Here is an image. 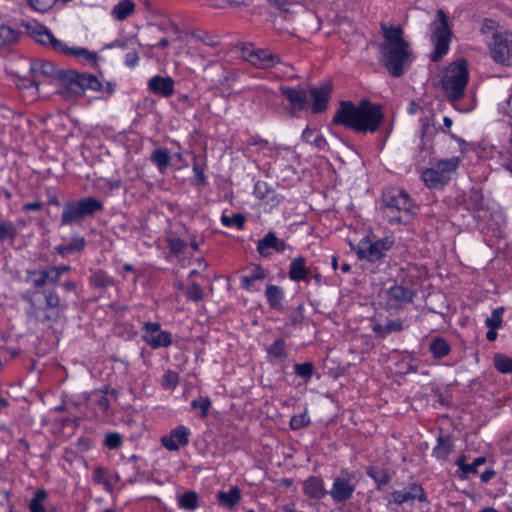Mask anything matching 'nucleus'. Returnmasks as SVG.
Wrapping results in <instances>:
<instances>
[{
	"mask_svg": "<svg viewBox=\"0 0 512 512\" xmlns=\"http://www.w3.org/2000/svg\"><path fill=\"white\" fill-rule=\"evenodd\" d=\"M29 73L32 78L47 76L62 81L64 86L58 90V94L66 99L71 96L83 95L88 89L97 92L104 89L102 83L96 76L78 73L74 70L57 69L55 64L51 61H32L30 63Z\"/></svg>",
	"mask_w": 512,
	"mask_h": 512,
	"instance_id": "1",
	"label": "nucleus"
},
{
	"mask_svg": "<svg viewBox=\"0 0 512 512\" xmlns=\"http://www.w3.org/2000/svg\"><path fill=\"white\" fill-rule=\"evenodd\" d=\"M383 119L381 107L367 100H362L358 105L350 101H341L333 117V123L359 133H374Z\"/></svg>",
	"mask_w": 512,
	"mask_h": 512,
	"instance_id": "2",
	"label": "nucleus"
},
{
	"mask_svg": "<svg viewBox=\"0 0 512 512\" xmlns=\"http://www.w3.org/2000/svg\"><path fill=\"white\" fill-rule=\"evenodd\" d=\"M384 41L380 44L381 62L393 77L402 76L412 63L409 43L403 38L399 26L381 24Z\"/></svg>",
	"mask_w": 512,
	"mask_h": 512,
	"instance_id": "3",
	"label": "nucleus"
},
{
	"mask_svg": "<svg viewBox=\"0 0 512 512\" xmlns=\"http://www.w3.org/2000/svg\"><path fill=\"white\" fill-rule=\"evenodd\" d=\"M381 203L383 214L391 224H407L416 210L408 192L400 187L384 189Z\"/></svg>",
	"mask_w": 512,
	"mask_h": 512,
	"instance_id": "4",
	"label": "nucleus"
},
{
	"mask_svg": "<svg viewBox=\"0 0 512 512\" xmlns=\"http://www.w3.org/2000/svg\"><path fill=\"white\" fill-rule=\"evenodd\" d=\"M28 29L32 38L42 45L49 46L56 52L76 58H83L91 64H95L98 60L97 53L83 47H69L66 43L57 39L46 26L40 23H35L29 26Z\"/></svg>",
	"mask_w": 512,
	"mask_h": 512,
	"instance_id": "5",
	"label": "nucleus"
},
{
	"mask_svg": "<svg viewBox=\"0 0 512 512\" xmlns=\"http://www.w3.org/2000/svg\"><path fill=\"white\" fill-rule=\"evenodd\" d=\"M469 79L467 62L460 59L448 65L441 79L442 88L450 102H457L463 96Z\"/></svg>",
	"mask_w": 512,
	"mask_h": 512,
	"instance_id": "6",
	"label": "nucleus"
},
{
	"mask_svg": "<svg viewBox=\"0 0 512 512\" xmlns=\"http://www.w3.org/2000/svg\"><path fill=\"white\" fill-rule=\"evenodd\" d=\"M436 16L437 19L430 24V41L433 45L430 58L433 62H438L448 53L452 38L446 13L442 9H438Z\"/></svg>",
	"mask_w": 512,
	"mask_h": 512,
	"instance_id": "7",
	"label": "nucleus"
},
{
	"mask_svg": "<svg viewBox=\"0 0 512 512\" xmlns=\"http://www.w3.org/2000/svg\"><path fill=\"white\" fill-rule=\"evenodd\" d=\"M459 163V157L439 160L422 172L421 179L428 188L441 189L451 180Z\"/></svg>",
	"mask_w": 512,
	"mask_h": 512,
	"instance_id": "8",
	"label": "nucleus"
},
{
	"mask_svg": "<svg viewBox=\"0 0 512 512\" xmlns=\"http://www.w3.org/2000/svg\"><path fill=\"white\" fill-rule=\"evenodd\" d=\"M393 245L392 237H384L375 241L364 238L358 243L356 254L360 260L373 263L382 259Z\"/></svg>",
	"mask_w": 512,
	"mask_h": 512,
	"instance_id": "9",
	"label": "nucleus"
},
{
	"mask_svg": "<svg viewBox=\"0 0 512 512\" xmlns=\"http://www.w3.org/2000/svg\"><path fill=\"white\" fill-rule=\"evenodd\" d=\"M492 59L499 64L508 65L512 60V33L506 30L494 32L488 42Z\"/></svg>",
	"mask_w": 512,
	"mask_h": 512,
	"instance_id": "10",
	"label": "nucleus"
},
{
	"mask_svg": "<svg viewBox=\"0 0 512 512\" xmlns=\"http://www.w3.org/2000/svg\"><path fill=\"white\" fill-rule=\"evenodd\" d=\"M352 474L346 469L341 470V475L333 479L332 487L328 490V495L335 503L348 501L355 491V484L351 482Z\"/></svg>",
	"mask_w": 512,
	"mask_h": 512,
	"instance_id": "11",
	"label": "nucleus"
},
{
	"mask_svg": "<svg viewBox=\"0 0 512 512\" xmlns=\"http://www.w3.org/2000/svg\"><path fill=\"white\" fill-rule=\"evenodd\" d=\"M416 292L402 285H393L385 290L384 298L387 310H399L404 305L412 303Z\"/></svg>",
	"mask_w": 512,
	"mask_h": 512,
	"instance_id": "12",
	"label": "nucleus"
},
{
	"mask_svg": "<svg viewBox=\"0 0 512 512\" xmlns=\"http://www.w3.org/2000/svg\"><path fill=\"white\" fill-rule=\"evenodd\" d=\"M385 499L387 500V508H390L392 504L402 505L409 501L425 502L427 500L423 488L416 483L410 484L404 490L392 491Z\"/></svg>",
	"mask_w": 512,
	"mask_h": 512,
	"instance_id": "13",
	"label": "nucleus"
},
{
	"mask_svg": "<svg viewBox=\"0 0 512 512\" xmlns=\"http://www.w3.org/2000/svg\"><path fill=\"white\" fill-rule=\"evenodd\" d=\"M191 431L188 427L180 425L161 438V444L169 451H177L189 443Z\"/></svg>",
	"mask_w": 512,
	"mask_h": 512,
	"instance_id": "14",
	"label": "nucleus"
},
{
	"mask_svg": "<svg viewBox=\"0 0 512 512\" xmlns=\"http://www.w3.org/2000/svg\"><path fill=\"white\" fill-rule=\"evenodd\" d=\"M44 298L46 313L42 319V322H56L59 319L61 312L66 310L67 305L61 302L60 296L55 290L45 291Z\"/></svg>",
	"mask_w": 512,
	"mask_h": 512,
	"instance_id": "15",
	"label": "nucleus"
},
{
	"mask_svg": "<svg viewBox=\"0 0 512 512\" xmlns=\"http://www.w3.org/2000/svg\"><path fill=\"white\" fill-rule=\"evenodd\" d=\"M282 94L288 99L291 105L290 114L297 116V112L308 106V94L302 88H293L289 86H281Z\"/></svg>",
	"mask_w": 512,
	"mask_h": 512,
	"instance_id": "16",
	"label": "nucleus"
},
{
	"mask_svg": "<svg viewBox=\"0 0 512 512\" xmlns=\"http://www.w3.org/2000/svg\"><path fill=\"white\" fill-rule=\"evenodd\" d=\"M286 248L287 245L285 241L278 238L273 231H269L263 238L258 240L257 243V252L263 257H268L271 249L276 252H284Z\"/></svg>",
	"mask_w": 512,
	"mask_h": 512,
	"instance_id": "17",
	"label": "nucleus"
},
{
	"mask_svg": "<svg viewBox=\"0 0 512 512\" xmlns=\"http://www.w3.org/2000/svg\"><path fill=\"white\" fill-rule=\"evenodd\" d=\"M148 89L151 93L162 97H170L174 94V80L169 77L155 75L148 80Z\"/></svg>",
	"mask_w": 512,
	"mask_h": 512,
	"instance_id": "18",
	"label": "nucleus"
},
{
	"mask_svg": "<svg viewBox=\"0 0 512 512\" xmlns=\"http://www.w3.org/2000/svg\"><path fill=\"white\" fill-rule=\"evenodd\" d=\"M72 202L84 220L88 217H93L96 213L104 211L102 201L92 196L72 200Z\"/></svg>",
	"mask_w": 512,
	"mask_h": 512,
	"instance_id": "19",
	"label": "nucleus"
},
{
	"mask_svg": "<svg viewBox=\"0 0 512 512\" xmlns=\"http://www.w3.org/2000/svg\"><path fill=\"white\" fill-rule=\"evenodd\" d=\"M303 493L310 499L320 500L328 495V490L320 477L310 476L303 482Z\"/></svg>",
	"mask_w": 512,
	"mask_h": 512,
	"instance_id": "20",
	"label": "nucleus"
},
{
	"mask_svg": "<svg viewBox=\"0 0 512 512\" xmlns=\"http://www.w3.org/2000/svg\"><path fill=\"white\" fill-rule=\"evenodd\" d=\"M330 93L331 88L328 85H323L321 87H313L310 89L313 113H321L324 110H326Z\"/></svg>",
	"mask_w": 512,
	"mask_h": 512,
	"instance_id": "21",
	"label": "nucleus"
},
{
	"mask_svg": "<svg viewBox=\"0 0 512 512\" xmlns=\"http://www.w3.org/2000/svg\"><path fill=\"white\" fill-rule=\"evenodd\" d=\"M279 62L280 58L278 55L264 49H256L252 59H250V63L260 69L272 68Z\"/></svg>",
	"mask_w": 512,
	"mask_h": 512,
	"instance_id": "22",
	"label": "nucleus"
},
{
	"mask_svg": "<svg viewBox=\"0 0 512 512\" xmlns=\"http://www.w3.org/2000/svg\"><path fill=\"white\" fill-rule=\"evenodd\" d=\"M86 246V240L83 236L74 235L67 244H59L54 247V251L61 257H67L72 254L80 253Z\"/></svg>",
	"mask_w": 512,
	"mask_h": 512,
	"instance_id": "23",
	"label": "nucleus"
},
{
	"mask_svg": "<svg viewBox=\"0 0 512 512\" xmlns=\"http://www.w3.org/2000/svg\"><path fill=\"white\" fill-rule=\"evenodd\" d=\"M371 328L378 337L384 339L391 333L402 331L404 329V324L403 321L399 319L389 320L385 324H381L372 319Z\"/></svg>",
	"mask_w": 512,
	"mask_h": 512,
	"instance_id": "24",
	"label": "nucleus"
},
{
	"mask_svg": "<svg viewBox=\"0 0 512 512\" xmlns=\"http://www.w3.org/2000/svg\"><path fill=\"white\" fill-rule=\"evenodd\" d=\"M83 221V217L80 215L72 201H68L63 205L60 227L81 225Z\"/></svg>",
	"mask_w": 512,
	"mask_h": 512,
	"instance_id": "25",
	"label": "nucleus"
},
{
	"mask_svg": "<svg viewBox=\"0 0 512 512\" xmlns=\"http://www.w3.org/2000/svg\"><path fill=\"white\" fill-rule=\"evenodd\" d=\"M216 498L219 505L233 509L241 500V492L237 486H233L228 491H219Z\"/></svg>",
	"mask_w": 512,
	"mask_h": 512,
	"instance_id": "26",
	"label": "nucleus"
},
{
	"mask_svg": "<svg viewBox=\"0 0 512 512\" xmlns=\"http://www.w3.org/2000/svg\"><path fill=\"white\" fill-rule=\"evenodd\" d=\"M265 296L270 308L277 311L283 310L284 290L281 287L273 284L267 285Z\"/></svg>",
	"mask_w": 512,
	"mask_h": 512,
	"instance_id": "27",
	"label": "nucleus"
},
{
	"mask_svg": "<svg viewBox=\"0 0 512 512\" xmlns=\"http://www.w3.org/2000/svg\"><path fill=\"white\" fill-rule=\"evenodd\" d=\"M306 260L303 257H297L292 260L289 268V278L292 281H307L308 269L306 268Z\"/></svg>",
	"mask_w": 512,
	"mask_h": 512,
	"instance_id": "28",
	"label": "nucleus"
},
{
	"mask_svg": "<svg viewBox=\"0 0 512 512\" xmlns=\"http://www.w3.org/2000/svg\"><path fill=\"white\" fill-rule=\"evenodd\" d=\"M453 450V443L449 436H439L437 438V445L432 450V456L438 460L444 461L448 458Z\"/></svg>",
	"mask_w": 512,
	"mask_h": 512,
	"instance_id": "29",
	"label": "nucleus"
},
{
	"mask_svg": "<svg viewBox=\"0 0 512 512\" xmlns=\"http://www.w3.org/2000/svg\"><path fill=\"white\" fill-rule=\"evenodd\" d=\"M150 160L153 164L156 165L160 173H164L171 163V156L167 149L156 148L152 152Z\"/></svg>",
	"mask_w": 512,
	"mask_h": 512,
	"instance_id": "30",
	"label": "nucleus"
},
{
	"mask_svg": "<svg viewBox=\"0 0 512 512\" xmlns=\"http://www.w3.org/2000/svg\"><path fill=\"white\" fill-rule=\"evenodd\" d=\"M286 342L284 338L276 339L267 349V358L269 361H283L287 357Z\"/></svg>",
	"mask_w": 512,
	"mask_h": 512,
	"instance_id": "31",
	"label": "nucleus"
},
{
	"mask_svg": "<svg viewBox=\"0 0 512 512\" xmlns=\"http://www.w3.org/2000/svg\"><path fill=\"white\" fill-rule=\"evenodd\" d=\"M302 141L312 144L314 147L323 150L327 146L324 136L316 130L305 128L301 135Z\"/></svg>",
	"mask_w": 512,
	"mask_h": 512,
	"instance_id": "32",
	"label": "nucleus"
},
{
	"mask_svg": "<svg viewBox=\"0 0 512 512\" xmlns=\"http://www.w3.org/2000/svg\"><path fill=\"white\" fill-rule=\"evenodd\" d=\"M451 347L449 343L442 337H435L429 344V351L433 357L440 359L446 357L450 353Z\"/></svg>",
	"mask_w": 512,
	"mask_h": 512,
	"instance_id": "33",
	"label": "nucleus"
},
{
	"mask_svg": "<svg viewBox=\"0 0 512 512\" xmlns=\"http://www.w3.org/2000/svg\"><path fill=\"white\" fill-rule=\"evenodd\" d=\"M89 283L92 287L97 289H105L114 285V280L103 270L92 272L89 277Z\"/></svg>",
	"mask_w": 512,
	"mask_h": 512,
	"instance_id": "34",
	"label": "nucleus"
},
{
	"mask_svg": "<svg viewBox=\"0 0 512 512\" xmlns=\"http://www.w3.org/2000/svg\"><path fill=\"white\" fill-rule=\"evenodd\" d=\"M135 10V3L132 0L119 1L112 10L115 19L122 21L130 16Z\"/></svg>",
	"mask_w": 512,
	"mask_h": 512,
	"instance_id": "35",
	"label": "nucleus"
},
{
	"mask_svg": "<svg viewBox=\"0 0 512 512\" xmlns=\"http://www.w3.org/2000/svg\"><path fill=\"white\" fill-rule=\"evenodd\" d=\"M178 507L188 511H194L199 507L198 495L194 491H187L178 497Z\"/></svg>",
	"mask_w": 512,
	"mask_h": 512,
	"instance_id": "36",
	"label": "nucleus"
},
{
	"mask_svg": "<svg viewBox=\"0 0 512 512\" xmlns=\"http://www.w3.org/2000/svg\"><path fill=\"white\" fill-rule=\"evenodd\" d=\"M495 369L501 374H512V358L502 353H496L493 357Z\"/></svg>",
	"mask_w": 512,
	"mask_h": 512,
	"instance_id": "37",
	"label": "nucleus"
},
{
	"mask_svg": "<svg viewBox=\"0 0 512 512\" xmlns=\"http://www.w3.org/2000/svg\"><path fill=\"white\" fill-rule=\"evenodd\" d=\"M29 279L31 280L35 288H41L47 283H50V274L48 267L43 270H31L28 271Z\"/></svg>",
	"mask_w": 512,
	"mask_h": 512,
	"instance_id": "38",
	"label": "nucleus"
},
{
	"mask_svg": "<svg viewBox=\"0 0 512 512\" xmlns=\"http://www.w3.org/2000/svg\"><path fill=\"white\" fill-rule=\"evenodd\" d=\"M245 216L241 213H235L231 216L223 213L221 215V224L225 227H236L238 230H242L245 224Z\"/></svg>",
	"mask_w": 512,
	"mask_h": 512,
	"instance_id": "39",
	"label": "nucleus"
},
{
	"mask_svg": "<svg viewBox=\"0 0 512 512\" xmlns=\"http://www.w3.org/2000/svg\"><path fill=\"white\" fill-rule=\"evenodd\" d=\"M172 345V338L171 334L168 331H162L160 330L155 338H151L149 341V346L156 350L161 347H169Z\"/></svg>",
	"mask_w": 512,
	"mask_h": 512,
	"instance_id": "40",
	"label": "nucleus"
},
{
	"mask_svg": "<svg viewBox=\"0 0 512 512\" xmlns=\"http://www.w3.org/2000/svg\"><path fill=\"white\" fill-rule=\"evenodd\" d=\"M47 499V492L44 489H38L34 497L31 499L29 503V511L30 512H44L45 506L44 502Z\"/></svg>",
	"mask_w": 512,
	"mask_h": 512,
	"instance_id": "41",
	"label": "nucleus"
},
{
	"mask_svg": "<svg viewBox=\"0 0 512 512\" xmlns=\"http://www.w3.org/2000/svg\"><path fill=\"white\" fill-rule=\"evenodd\" d=\"M18 31L12 27L1 24L0 25V46H5L14 43L18 38Z\"/></svg>",
	"mask_w": 512,
	"mask_h": 512,
	"instance_id": "42",
	"label": "nucleus"
},
{
	"mask_svg": "<svg viewBox=\"0 0 512 512\" xmlns=\"http://www.w3.org/2000/svg\"><path fill=\"white\" fill-rule=\"evenodd\" d=\"M187 300L193 302H200L204 299V291L197 283L193 282L185 289Z\"/></svg>",
	"mask_w": 512,
	"mask_h": 512,
	"instance_id": "43",
	"label": "nucleus"
},
{
	"mask_svg": "<svg viewBox=\"0 0 512 512\" xmlns=\"http://www.w3.org/2000/svg\"><path fill=\"white\" fill-rule=\"evenodd\" d=\"M17 235L15 225L10 221H3L0 223V242L6 239L14 240Z\"/></svg>",
	"mask_w": 512,
	"mask_h": 512,
	"instance_id": "44",
	"label": "nucleus"
},
{
	"mask_svg": "<svg viewBox=\"0 0 512 512\" xmlns=\"http://www.w3.org/2000/svg\"><path fill=\"white\" fill-rule=\"evenodd\" d=\"M504 308L499 307L493 310L490 317L485 320V325L488 329H498L502 326V315Z\"/></svg>",
	"mask_w": 512,
	"mask_h": 512,
	"instance_id": "45",
	"label": "nucleus"
},
{
	"mask_svg": "<svg viewBox=\"0 0 512 512\" xmlns=\"http://www.w3.org/2000/svg\"><path fill=\"white\" fill-rule=\"evenodd\" d=\"M179 384V375L173 370L165 372L162 378V386L166 390H174Z\"/></svg>",
	"mask_w": 512,
	"mask_h": 512,
	"instance_id": "46",
	"label": "nucleus"
},
{
	"mask_svg": "<svg viewBox=\"0 0 512 512\" xmlns=\"http://www.w3.org/2000/svg\"><path fill=\"white\" fill-rule=\"evenodd\" d=\"M48 270H49V274H50V283L53 284V285H57L59 280H60V277L66 273V272H69L71 270V266L70 265H65V264H62V265H59V266H49L48 267Z\"/></svg>",
	"mask_w": 512,
	"mask_h": 512,
	"instance_id": "47",
	"label": "nucleus"
},
{
	"mask_svg": "<svg viewBox=\"0 0 512 512\" xmlns=\"http://www.w3.org/2000/svg\"><path fill=\"white\" fill-rule=\"evenodd\" d=\"M367 475L375 481L377 490H380L390 481V476L385 471L376 472L372 469H369L367 471Z\"/></svg>",
	"mask_w": 512,
	"mask_h": 512,
	"instance_id": "48",
	"label": "nucleus"
},
{
	"mask_svg": "<svg viewBox=\"0 0 512 512\" xmlns=\"http://www.w3.org/2000/svg\"><path fill=\"white\" fill-rule=\"evenodd\" d=\"M191 407L200 410V416L205 418L211 407V400L208 397H200L192 400Z\"/></svg>",
	"mask_w": 512,
	"mask_h": 512,
	"instance_id": "49",
	"label": "nucleus"
},
{
	"mask_svg": "<svg viewBox=\"0 0 512 512\" xmlns=\"http://www.w3.org/2000/svg\"><path fill=\"white\" fill-rule=\"evenodd\" d=\"M295 374L304 380H309L313 375L314 365L311 362L295 364Z\"/></svg>",
	"mask_w": 512,
	"mask_h": 512,
	"instance_id": "50",
	"label": "nucleus"
},
{
	"mask_svg": "<svg viewBox=\"0 0 512 512\" xmlns=\"http://www.w3.org/2000/svg\"><path fill=\"white\" fill-rule=\"evenodd\" d=\"M310 424V418L305 411L304 413L294 415L290 419V428L292 430H300Z\"/></svg>",
	"mask_w": 512,
	"mask_h": 512,
	"instance_id": "51",
	"label": "nucleus"
},
{
	"mask_svg": "<svg viewBox=\"0 0 512 512\" xmlns=\"http://www.w3.org/2000/svg\"><path fill=\"white\" fill-rule=\"evenodd\" d=\"M108 469L103 466H97L92 471V479L97 484L109 485Z\"/></svg>",
	"mask_w": 512,
	"mask_h": 512,
	"instance_id": "52",
	"label": "nucleus"
},
{
	"mask_svg": "<svg viewBox=\"0 0 512 512\" xmlns=\"http://www.w3.org/2000/svg\"><path fill=\"white\" fill-rule=\"evenodd\" d=\"M122 439L119 433L117 432H110L106 434L104 439V445L108 447L109 449H117L121 446Z\"/></svg>",
	"mask_w": 512,
	"mask_h": 512,
	"instance_id": "53",
	"label": "nucleus"
},
{
	"mask_svg": "<svg viewBox=\"0 0 512 512\" xmlns=\"http://www.w3.org/2000/svg\"><path fill=\"white\" fill-rule=\"evenodd\" d=\"M254 195L259 199H265L268 197L269 193H273L271 189H269L268 185L263 181H257L254 184Z\"/></svg>",
	"mask_w": 512,
	"mask_h": 512,
	"instance_id": "54",
	"label": "nucleus"
},
{
	"mask_svg": "<svg viewBox=\"0 0 512 512\" xmlns=\"http://www.w3.org/2000/svg\"><path fill=\"white\" fill-rule=\"evenodd\" d=\"M192 38L210 47H214L218 44L217 37L207 33H193Z\"/></svg>",
	"mask_w": 512,
	"mask_h": 512,
	"instance_id": "55",
	"label": "nucleus"
},
{
	"mask_svg": "<svg viewBox=\"0 0 512 512\" xmlns=\"http://www.w3.org/2000/svg\"><path fill=\"white\" fill-rule=\"evenodd\" d=\"M503 30L496 29V23L493 20L486 19L481 27V33L484 35L491 34L493 36L494 32H502Z\"/></svg>",
	"mask_w": 512,
	"mask_h": 512,
	"instance_id": "56",
	"label": "nucleus"
},
{
	"mask_svg": "<svg viewBox=\"0 0 512 512\" xmlns=\"http://www.w3.org/2000/svg\"><path fill=\"white\" fill-rule=\"evenodd\" d=\"M161 330V325L158 322H145L141 328L142 334L158 333Z\"/></svg>",
	"mask_w": 512,
	"mask_h": 512,
	"instance_id": "57",
	"label": "nucleus"
},
{
	"mask_svg": "<svg viewBox=\"0 0 512 512\" xmlns=\"http://www.w3.org/2000/svg\"><path fill=\"white\" fill-rule=\"evenodd\" d=\"M485 463V458L483 457H478L476 458L471 464H467V466H465V476L467 477V474L471 473V474H477L478 473V466L482 465Z\"/></svg>",
	"mask_w": 512,
	"mask_h": 512,
	"instance_id": "58",
	"label": "nucleus"
},
{
	"mask_svg": "<svg viewBox=\"0 0 512 512\" xmlns=\"http://www.w3.org/2000/svg\"><path fill=\"white\" fill-rule=\"evenodd\" d=\"M47 203L52 206L59 207L61 206L60 200L58 198L57 192L54 188L46 189Z\"/></svg>",
	"mask_w": 512,
	"mask_h": 512,
	"instance_id": "59",
	"label": "nucleus"
},
{
	"mask_svg": "<svg viewBox=\"0 0 512 512\" xmlns=\"http://www.w3.org/2000/svg\"><path fill=\"white\" fill-rule=\"evenodd\" d=\"M243 0H210V5L218 8L225 7L226 5L239 6L243 4Z\"/></svg>",
	"mask_w": 512,
	"mask_h": 512,
	"instance_id": "60",
	"label": "nucleus"
},
{
	"mask_svg": "<svg viewBox=\"0 0 512 512\" xmlns=\"http://www.w3.org/2000/svg\"><path fill=\"white\" fill-rule=\"evenodd\" d=\"M255 50L252 45H243L240 49V57L250 63Z\"/></svg>",
	"mask_w": 512,
	"mask_h": 512,
	"instance_id": "61",
	"label": "nucleus"
},
{
	"mask_svg": "<svg viewBox=\"0 0 512 512\" xmlns=\"http://www.w3.org/2000/svg\"><path fill=\"white\" fill-rule=\"evenodd\" d=\"M193 173L196 181L199 184H206V176L204 174V171L197 162H194L193 164Z\"/></svg>",
	"mask_w": 512,
	"mask_h": 512,
	"instance_id": "62",
	"label": "nucleus"
},
{
	"mask_svg": "<svg viewBox=\"0 0 512 512\" xmlns=\"http://www.w3.org/2000/svg\"><path fill=\"white\" fill-rule=\"evenodd\" d=\"M265 272L263 270V268L259 265H256L252 268L250 274H249V279L250 280H253V281H257V280H262L265 278Z\"/></svg>",
	"mask_w": 512,
	"mask_h": 512,
	"instance_id": "63",
	"label": "nucleus"
},
{
	"mask_svg": "<svg viewBox=\"0 0 512 512\" xmlns=\"http://www.w3.org/2000/svg\"><path fill=\"white\" fill-rule=\"evenodd\" d=\"M139 56L137 52H128L125 56V64L126 66L133 68L139 63Z\"/></svg>",
	"mask_w": 512,
	"mask_h": 512,
	"instance_id": "64",
	"label": "nucleus"
}]
</instances>
